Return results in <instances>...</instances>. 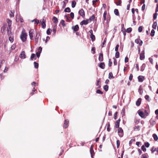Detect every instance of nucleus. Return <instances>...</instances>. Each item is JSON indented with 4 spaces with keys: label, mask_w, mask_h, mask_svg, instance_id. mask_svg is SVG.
Returning <instances> with one entry per match:
<instances>
[{
    "label": "nucleus",
    "mask_w": 158,
    "mask_h": 158,
    "mask_svg": "<svg viewBox=\"0 0 158 158\" xmlns=\"http://www.w3.org/2000/svg\"><path fill=\"white\" fill-rule=\"evenodd\" d=\"M27 35L25 32V30H23L20 35V39L22 41L24 42L26 41L27 39Z\"/></svg>",
    "instance_id": "nucleus-1"
},
{
    "label": "nucleus",
    "mask_w": 158,
    "mask_h": 158,
    "mask_svg": "<svg viewBox=\"0 0 158 158\" xmlns=\"http://www.w3.org/2000/svg\"><path fill=\"white\" fill-rule=\"evenodd\" d=\"M118 128V133L119 136L120 137H122L123 135V131L122 128L120 127Z\"/></svg>",
    "instance_id": "nucleus-2"
},
{
    "label": "nucleus",
    "mask_w": 158,
    "mask_h": 158,
    "mask_svg": "<svg viewBox=\"0 0 158 158\" xmlns=\"http://www.w3.org/2000/svg\"><path fill=\"white\" fill-rule=\"evenodd\" d=\"M78 13L82 18H84L85 17V12L83 9H82L79 10L78 11Z\"/></svg>",
    "instance_id": "nucleus-3"
},
{
    "label": "nucleus",
    "mask_w": 158,
    "mask_h": 158,
    "mask_svg": "<svg viewBox=\"0 0 158 158\" xmlns=\"http://www.w3.org/2000/svg\"><path fill=\"white\" fill-rule=\"evenodd\" d=\"M34 31L33 29H31L29 31V35L31 40H33L34 39L33 35L34 34Z\"/></svg>",
    "instance_id": "nucleus-4"
},
{
    "label": "nucleus",
    "mask_w": 158,
    "mask_h": 158,
    "mask_svg": "<svg viewBox=\"0 0 158 158\" xmlns=\"http://www.w3.org/2000/svg\"><path fill=\"white\" fill-rule=\"evenodd\" d=\"M72 29L73 30V32H75L79 30V27L78 25H76L75 26H73Z\"/></svg>",
    "instance_id": "nucleus-5"
},
{
    "label": "nucleus",
    "mask_w": 158,
    "mask_h": 158,
    "mask_svg": "<svg viewBox=\"0 0 158 158\" xmlns=\"http://www.w3.org/2000/svg\"><path fill=\"white\" fill-rule=\"evenodd\" d=\"M69 121L67 119L65 120L63 126V128L65 129L67 128L69 126Z\"/></svg>",
    "instance_id": "nucleus-6"
},
{
    "label": "nucleus",
    "mask_w": 158,
    "mask_h": 158,
    "mask_svg": "<svg viewBox=\"0 0 158 158\" xmlns=\"http://www.w3.org/2000/svg\"><path fill=\"white\" fill-rule=\"evenodd\" d=\"M41 35L40 34L36 33L35 39V41L36 44L38 43V40L40 39Z\"/></svg>",
    "instance_id": "nucleus-7"
},
{
    "label": "nucleus",
    "mask_w": 158,
    "mask_h": 158,
    "mask_svg": "<svg viewBox=\"0 0 158 158\" xmlns=\"http://www.w3.org/2000/svg\"><path fill=\"white\" fill-rule=\"evenodd\" d=\"M139 58L140 60H143L145 58L144 51H142L139 55Z\"/></svg>",
    "instance_id": "nucleus-8"
},
{
    "label": "nucleus",
    "mask_w": 158,
    "mask_h": 158,
    "mask_svg": "<svg viewBox=\"0 0 158 158\" xmlns=\"http://www.w3.org/2000/svg\"><path fill=\"white\" fill-rule=\"evenodd\" d=\"M42 50V48L41 47H39L38 49V52L36 53V55L37 57L39 58L40 56Z\"/></svg>",
    "instance_id": "nucleus-9"
},
{
    "label": "nucleus",
    "mask_w": 158,
    "mask_h": 158,
    "mask_svg": "<svg viewBox=\"0 0 158 158\" xmlns=\"http://www.w3.org/2000/svg\"><path fill=\"white\" fill-rule=\"evenodd\" d=\"M135 42L137 44H139V45L141 46L143 44V41L139 39H137L135 40Z\"/></svg>",
    "instance_id": "nucleus-10"
},
{
    "label": "nucleus",
    "mask_w": 158,
    "mask_h": 158,
    "mask_svg": "<svg viewBox=\"0 0 158 158\" xmlns=\"http://www.w3.org/2000/svg\"><path fill=\"white\" fill-rule=\"evenodd\" d=\"M89 21V20H88V19H87L86 20H83L80 22V24L81 25H86L88 23Z\"/></svg>",
    "instance_id": "nucleus-11"
},
{
    "label": "nucleus",
    "mask_w": 158,
    "mask_h": 158,
    "mask_svg": "<svg viewBox=\"0 0 158 158\" xmlns=\"http://www.w3.org/2000/svg\"><path fill=\"white\" fill-rule=\"evenodd\" d=\"M99 60L100 61H102L103 60V54L102 53H100L99 54Z\"/></svg>",
    "instance_id": "nucleus-12"
},
{
    "label": "nucleus",
    "mask_w": 158,
    "mask_h": 158,
    "mask_svg": "<svg viewBox=\"0 0 158 158\" xmlns=\"http://www.w3.org/2000/svg\"><path fill=\"white\" fill-rule=\"evenodd\" d=\"M105 64L104 62H101L99 64V67L101 69H104L105 68Z\"/></svg>",
    "instance_id": "nucleus-13"
},
{
    "label": "nucleus",
    "mask_w": 158,
    "mask_h": 158,
    "mask_svg": "<svg viewBox=\"0 0 158 158\" xmlns=\"http://www.w3.org/2000/svg\"><path fill=\"white\" fill-rule=\"evenodd\" d=\"M11 27H8L7 28V34L9 35H10L11 34Z\"/></svg>",
    "instance_id": "nucleus-14"
},
{
    "label": "nucleus",
    "mask_w": 158,
    "mask_h": 158,
    "mask_svg": "<svg viewBox=\"0 0 158 158\" xmlns=\"http://www.w3.org/2000/svg\"><path fill=\"white\" fill-rule=\"evenodd\" d=\"M138 79L139 82H142L144 80V77L141 76H139L138 77Z\"/></svg>",
    "instance_id": "nucleus-15"
},
{
    "label": "nucleus",
    "mask_w": 158,
    "mask_h": 158,
    "mask_svg": "<svg viewBox=\"0 0 158 158\" xmlns=\"http://www.w3.org/2000/svg\"><path fill=\"white\" fill-rule=\"evenodd\" d=\"M141 100L142 99L140 98H139L138 99L136 102V104L137 106H139L140 105L141 102Z\"/></svg>",
    "instance_id": "nucleus-16"
},
{
    "label": "nucleus",
    "mask_w": 158,
    "mask_h": 158,
    "mask_svg": "<svg viewBox=\"0 0 158 158\" xmlns=\"http://www.w3.org/2000/svg\"><path fill=\"white\" fill-rule=\"evenodd\" d=\"M139 115L142 118H145V114L143 112L139 111L138 112Z\"/></svg>",
    "instance_id": "nucleus-17"
},
{
    "label": "nucleus",
    "mask_w": 158,
    "mask_h": 158,
    "mask_svg": "<svg viewBox=\"0 0 158 158\" xmlns=\"http://www.w3.org/2000/svg\"><path fill=\"white\" fill-rule=\"evenodd\" d=\"M20 56V57L22 58H26V55L25 54V52L24 51H22Z\"/></svg>",
    "instance_id": "nucleus-18"
},
{
    "label": "nucleus",
    "mask_w": 158,
    "mask_h": 158,
    "mask_svg": "<svg viewBox=\"0 0 158 158\" xmlns=\"http://www.w3.org/2000/svg\"><path fill=\"white\" fill-rule=\"evenodd\" d=\"M100 80V79H99L97 81L96 85L98 86V88H99L101 87Z\"/></svg>",
    "instance_id": "nucleus-19"
},
{
    "label": "nucleus",
    "mask_w": 158,
    "mask_h": 158,
    "mask_svg": "<svg viewBox=\"0 0 158 158\" xmlns=\"http://www.w3.org/2000/svg\"><path fill=\"white\" fill-rule=\"evenodd\" d=\"M6 22L8 23V27H11L12 24V21L9 19H6Z\"/></svg>",
    "instance_id": "nucleus-20"
},
{
    "label": "nucleus",
    "mask_w": 158,
    "mask_h": 158,
    "mask_svg": "<svg viewBox=\"0 0 158 158\" xmlns=\"http://www.w3.org/2000/svg\"><path fill=\"white\" fill-rule=\"evenodd\" d=\"M107 12L106 10L104 12L103 15V21L105 22V21L106 20V16L107 15Z\"/></svg>",
    "instance_id": "nucleus-21"
},
{
    "label": "nucleus",
    "mask_w": 158,
    "mask_h": 158,
    "mask_svg": "<svg viewBox=\"0 0 158 158\" xmlns=\"http://www.w3.org/2000/svg\"><path fill=\"white\" fill-rule=\"evenodd\" d=\"M114 14L118 16H119V14L118 11V10L117 9H115L114 10Z\"/></svg>",
    "instance_id": "nucleus-22"
},
{
    "label": "nucleus",
    "mask_w": 158,
    "mask_h": 158,
    "mask_svg": "<svg viewBox=\"0 0 158 158\" xmlns=\"http://www.w3.org/2000/svg\"><path fill=\"white\" fill-rule=\"evenodd\" d=\"M108 78L110 79H111V78L113 79L114 78V77L113 76L112 72H110L109 73Z\"/></svg>",
    "instance_id": "nucleus-23"
},
{
    "label": "nucleus",
    "mask_w": 158,
    "mask_h": 158,
    "mask_svg": "<svg viewBox=\"0 0 158 158\" xmlns=\"http://www.w3.org/2000/svg\"><path fill=\"white\" fill-rule=\"evenodd\" d=\"M52 20H53L54 23L55 24H56L58 22L57 18L55 16L53 17Z\"/></svg>",
    "instance_id": "nucleus-24"
},
{
    "label": "nucleus",
    "mask_w": 158,
    "mask_h": 158,
    "mask_svg": "<svg viewBox=\"0 0 158 158\" xmlns=\"http://www.w3.org/2000/svg\"><path fill=\"white\" fill-rule=\"evenodd\" d=\"M34 58H35V60L36 59V57L35 54H34V53H32L31 55L30 59H31V60H33Z\"/></svg>",
    "instance_id": "nucleus-25"
},
{
    "label": "nucleus",
    "mask_w": 158,
    "mask_h": 158,
    "mask_svg": "<svg viewBox=\"0 0 158 158\" xmlns=\"http://www.w3.org/2000/svg\"><path fill=\"white\" fill-rule=\"evenodd\" d=\"M57 28V25H56L55 26H54L52 29V31L53 32V34L55 35L56 32V29Z\"/></svg>",
    "instance_id": "nucleus-26"
},
{
    "label": "nucleus",
    "mask_w": 158,
    "mask_h": 158,
    "mask_svg": "<svg viewBox=\"0 0 158 158\" xmlns=\"http://www.w3.org/2000/svg\"><path fill=\"white\" fill-rule=\"evenodd\" d=\"M150 125L152 126H153L156 124V122L154 120H150Z\"/></svg>",
    "instance_id": "nucleus-27"
},
{
    "label": "nucleus",
    "mask_w": 158,
    "mask_h": 158,
    "mask_svg": "<svg viewBox=\"0 0 158 158\" xmlns=\"http://www.w3.org/2000/svg\"><path fill=\"white\" fill-rule=\"evenodd\" d=\"M152 136L154 139L155 141H157L158 139V137L155 134H153L152 135Z\"/></svg>",
    "instance_id": "nucleus-28"
},
{
    "label": "nucleus",
    "mask_w": 158,
    "mask_h": 158,
    "mask_svg": "<svg viewBox=\"0 0 158 158\" xmlns=\"http://www.w3.org/2000/svg\"><path fill=\"white\" fill-rule=\"evenodd\" d=\"M76 4V2L75 1H72V8L75 7Z\"/></svg>",
    "instance_id": "nucleus-29"
},
{
    "label": "nucleus",
    "mask_w": 158,
    "mask_h": 158,
    "mask_svg": "<svg viewBox=\"0 0 158 158\" xmlns=\"http://www.w3.org/2000/svg\"><path fill=\"white\" fill-rule=\"evenodd\" d=\"M157 25V23L156 22H154V23L153 24V25L152 26V27L153 29H156V27Z\"/></svg>",
    "instance_id": "nucleus-30"
},
{
    "label": "nucleus",
    "mask_w": 158,
    "mask_h": 158,
    "mask_svg": "<svg viewBox=\"0 0 158 158\" xmlns=\"http://www.w3.org/2000/svg\"><path fill=\"white\" fill-rule=\"evenodd\" d=\"M94 18L95 15H93L91 16L90 17L89 19H88V20H89V21L91 22L92 20H94Z\"/></svg>",
    "instance_id": "nucleus-31"
},
{
    "label": "nucleus",
    "mask_w": 158,
    "mask_h": 158,
    "mask_svg": "<svg viewBox=\"0 0 158 158\" xmlns=\"http://www.w3.org/2000/svg\"><path fill=\"white\" fill-rule=\"evenodd\" d=\"M64 11L66 12H70L71 11V9L69 7H67L64 10Z\"/></svg>",
    "instance_id": "nucleus-32"
},
{
    "label": "nucleus",
    "mask_w": 158,
    "mask_h": 158,
    "mask_svg": "<svg viewBox=\"0 0 158 158\" xmlns=\"http://www.w3.org/2000/svg\"><path fill=\"white\" fill-rule=\"evenodd\" d=\"M9 40L11 42H13L14 41L13 36L12 35H10L9 37Z\"/></svg>",
    "instance_id": "nucleus-33"
},
{
    "label": "nucleus",
    "mask_w": 158,
    "mask_h": 158,
    "mask_svg": "<svg viewBox=\"0 0 158 158\" xmlns=\"http://www.w3.org/2000/svg\"><path fill=\"white\" fill-rule=\"evenodd\" d=\"M119 126V123L118 122H116L115 123V125L114 126V127L115 128H118L120 127Z\"/></svg>",
    "instance_id": "nucleus-34"
},
{
    "label": "nucleus",
    "mask_w": 158,
    "mask_h": 158,
    "mask_svg": "<svg viewBox=\"0 0 158 158\" xmlns=\"http://www.w3.org/2000/svg\"><path fill=\"white\" fill-rule=\"evenodd\" d=\"M109 86L107 85H105L103 87V89L106 91H107L108 90Z\"/></svg>",
    "instance_id": "nucleus-35"
},
{
    "label": "nucleus",
    "mask_w": 158,
    "mask_h": 158,
    "mask_svg": "<svg viewBox=\"0 0 158 158\" xmlns=\"http://www.w3.org/2000/svg\"><path fill=\"white\" fill-rule=\"evenodd\" d=\"M90 38L91 39V40L92 41H94L95 39V37L94 35H90Z\"/></svg>",
    "instance_id": "nucleus-36"
},
{
    "label": "nucleus",
    "mask_w": 158,
    "mask_h": 158,
    "mask_svg": "<svg viewBox=\"0 0 158 158\" xmlns=\"http://www.w3.org/2000/svg\"><path fill=\"white\" fill-rule=\"evenodd\" d=\"M106 125L107 126V131L108 132H109L110 130V123L109 122Z\"/></svg>",
    "instance_id": "nucleus-37"
},
{
    "label": "nucleus",
    "mask_w": 158,
    "mask_h": 158,
    "mask_svg": "<svg viewBox=\"0 0 158 158\" xmlns=\"http://www.w3.org/2000/svg\"><path fill=\"white\" fill-rule=\"evenodd\" d=\"M34 67L35 68H38L39 67V64L38 63L36 62H34Z\"/></svg>",
    "instance_id": "nucleus-38"
},
{
    "label": "nucleus",
    "mask_w": 158,
    "mask_h": 158,
    "mask_svg": "<svg viewBox=\"0 0 158 158\" xmlns=\"http://www.w3.org/2000/svg\"><path fill=\"white\" fill-rule=\"evenodd\" d=\"M139 126H135L134 127V130L135 131H139Z\"/></svg>",
    "instance_id": "nucleus-39"
},
{
    "label": "nucleus",
    "mask_w": 158,
    "mask_h": 158,
    "mask_svg": "<svg viewBox=\"0 0 158 158\" xmlns=\"http://www.w3.org/2000/svg\"><path fill=\"white\" fill-rule=\"evenodd\" d=\"M14 11H11L10 12V17H14Z\"/></svg>",
    "instance_id": "nucleus-40"
},
{
    "label": "nucleus",
    "mask_w": 158,
    "mask_h": 158,
    "mask_svg": "<svg viewBox=\"0 0 158 158\" xmlns=\"http://www.w3.org/2000/svg\"><path fill=\"white\" fill-rule=\"evenodd\" d=\"M115 57L117 58L119 57V53L118 51L116 52L115 54Z\"/></svg>",
    "instance_id": "nucleus-41"
},
{
    "label": "nucleus",
    "mask_w": 158,
    "mask_h": 158,
    "mask_svg": "<svg viewBox=\"0 0 158 158\" xmlns=\"http://www.w3.org/2000/svg\"><path fill=\"white\" fill-rule=\"evenodd\" d=\"M155 33V31L153 29L151 31V33L150 34L151 36L153 37Z\"/></svg>",
    "instance_id": "nucleus-42"
},
{
    "label": "nucleus",
    "mask_w": 158,
    "mask_h": 158,
    "mask_svg": "<svg viewBox=\"0 0 158 158\" xmlns=\"http://www.w3.org/2000/svg\"><path fill=\"white\" fill-rule=\"evenodd\" d=\"M116 4L118 6H120L121 4V0H118L117 2H116Z\"/></svg>",
    "instance_id": "nucleus-43"
},
{
    "label": "nucleus",
    "mask_w": 158,
    "mask_h": 158,
    "mask_svg": "<svg viewBox=\"0 0 158 158\" xmlns=\"http://www.w3.org/2000/svg\"><path fill=\"white\" fill-rule=\"evenodd\" d=\"M52 31L51 29L48 28L47 31V34L48 35H50Z\"/></svg>",
    "instance_id": "nucleus-44"
},
{
    "label": "nucleus",
    "mask_w": 158,
    "mask_h": 158,
    "mask_svg": "<svg viewBox=\"0 0 158 158\" xmlns=\"http://www.w3.org/2000/svg\"><path fill=\"white\" fill-rule=\"evenodd\" d=\"M112 63L111 61V59H109L108 66L109 67H111L112 65Z\"/></svg>",
    "instance_id": "nucleus-45"
},
{
    "label": "nucleus",
    "mask_w": 158,
    "mask_h": 158,
    "mask_svg": "<svg viewBox=\"0 0 158 158\" xmlns=\"http://www.w3.org/2000/svg\"><path fill=\"white\" fill-rule=\"evenodd\" d=\"M6 23L5 24L4 23L3 26L1 27V30H3V31H4L6 29Z\"/></svg>",
    "instance_id": "nucleus-46"
},
{
    "label": "nucleus",
    "mask_w": 158,
    "mask_h": 158,
    "mask_svg": "<svg viewBox=\"0 0 158 158\" xmlns=\"http://www.w3.org/2000/svg\"><path fill=\"white\" fill-rule=\"evenodd\" d=\"M141 149L144 152H146V149L145 148L144 145H143L142 146Z\"/></svg>",
    "instance_id": "nucleus-47"
},
{
    "label": "nucleus",
    "mask_w": 158,
    "mask_h": 158,
    "mask_svg": "<svg viewBox=\"0 0 158 158\" xmlns=\"http://www.w3.org/2000/svg\"><path fill=\"white\" fill-rule=\"evenodd\" d=\"M157 14L156 12L153 15V20H155L157 18Z\"/></svg>",
    "instance_id": "nucleus-48"
},
{
    "label": "nucleus",
    "mask_w": 158,
    "mask_h": 158,
    "mask_svg": "<svg viewBox=\"0 0 158 158\" xmlns=\"http://www.w3.org/2000/svg\"><path fill=\"white\" fill-rule=\"evenodd\" d=\"M116 144L117 145V148H118L119 147L120 144V142L119 140H117L116 141Z\"/></svg>",
    "instance_id": "nucleus-49"
},
{
    "label": "nucleus",
    "mask_w": 158,
    "mask_h": 158,
    "mask_svg": "<svg viewBox=\"0 0 158 158\" xmlns=\"http://www.w3.org/2000/svg\"><path fill=\"white\" fill-rule=\"evenodd\" d=\"M34 21H35V24H37L39 23V20L38 19H34V20H32L31 21H32V22H33Z\"/></svg>",
    "instance_id": "nucleus-50"
},
{
    "label": "nucleus",
    "mask_w": 158,
    "mask_h": 158,
    "mask_svg": "<svg viewBox=\"0 0 158 158\" xmlns=\"http://www.w3.org/2000/svg\"><path fill=\"white\" fill-rule=\"evenodd\" d=\"M96 93L98 94H103V92L101 91L100 89H98L96 91Z\"/></svg>",
    "instance_id": "nucleus-51"
},
{
    "label": "nucleus",
    "mask_w": 158,
    "mask_h": 158,
    "mask_svg": "<svg viewBox=\"0 0 158 158\" xmlns=\"http://www.w3.org/2000/svg\"><path fill=\"white\" fill-rule=\"evenodd\" d=\"M60 23L63 27H64L65 26V21L64 20H62L60 22Z\"/></svg>",
    "instance_id": "nucleus-52"
},
{
    "label": "nucleus",
    "mask_w": 158,
    "mask_h": 158,
    "mask_svg": "<svg viewBox=\"0 0 158 158\" xmlns=\"http://www.w3.org/2000/svg\"><path fill=\"white\" fill-rule=\"evenodd\" d=\"M132 31V28L131 27H129L127 29L126 31L128 33H130Z\"/></svg>",
    "instance_id": "nucleus-53"
},
{
    "label": "nucleus",
    "mask_w": 158,
    "mask_h": 158,
    "mask_svg": "<svg viewBox=\"0 0 158 158\" xmlns=\"http://www.w3.org/2000/svg\"><path fill=\"white\" fill-rule=\"evenodd\" d=\"M143 30V27L142 26H140L139 27L138 29V31L140 32H141Z\"/></svg>",
    "instance_id": "nucleus-54"
},
{
    "label": "nucleus",
    "mask_w": 158,
    "mask_h": 158,
    "mask_svg": "<svg viewBox=\"0 0 158 158\" xmlns=\"http://www.w3.org/2000/svg\"><path fill=\"white\" fill-rule=\"evenodd\" d=\"M90 152L91 155V156L92 157H93V156L94 154V150H93V151H92V150H90Z\"/></svg>",
    "instance_id": "nucleus-55"
},
{
    "label": "nucleus",
    "mask_w": 158,
    "mask_h": 158,
    "mask_svg": "<svg viewBox=\"0 0 158 158\" xmlns=\"http://www.w3.org/2000/svg\"><path fill=\"white\" fill-rule=\"evenodd\" d=\"M91 51L93 52V53L94 54L95 53V48L94 47H93L91 49Z\"/></svg>",
    "instance_id": "nucleus-56"
},
{
    "label": "nucleus",
    "mask_w": 158,
    "mask_h": 158,
    "mask_svg": "<svg viewBox=\"0 0 158 158\" xmlns=\"http://www.w3.org/2000/svg\"><path fill=\"white\" fill-rule=\"evenodd\" d=\"M113 59L114 60V65H116L117 64V60L115 58H113Z\"/></svg>",
    "instance_id": "nucleus-57"
},
{
    "label": "nucleus",
    "mask_w": 158,
    "mask_h": 158,
    "mask_svg": "<svg viewBox=\"0 0 158 158\" xmlns=\"http://www.w3.org/2000/svg\"><path fill=\"white\" fill-rule=\"evenodd\" d=\"M119 47V45L118 44H117L116 46L115 47V51L116 52H118V47Z\"/></svg>",
    "instance_id": "nucleus-58"
},
{
    "label": "nucleus",
    "mask_w": 158,
    "mask_h": 158,
    "mask_svg": "<svg viewBox=\"0 0 158 158\" xmlns=\"http://www.w3.org/2000/svg\"><path fill=\"white\" fill-rule=\"evenodd\" d=\"M144 144L145 146L147 148L149 147L150 146V144L148 142H145L144 143Z\"/></svg>",
    "instance_id": "nucleus-59"
},
{
    "label": "nucleus",
    "mask_w": 158,
    "mask_h": 158,
    "mask_svg": "<svg viewBox=\"0 0 158 158\" xmlns=\"http://www.w3.org/2000/svg\"><path fill=\"white\" fill-rule=\"evenodd\" d=\"M41 26L43 28H44L46 27L45 23L43 22L41 23Z\"/></svg>",
    "instance_id": "nucleus-60"
},
{
    "label": "nucleus",
    "mask_w": 158,
    "mask_h": 158,
    "mask_svg": "<svg viewBox=\"0 0 158 158\" xmlns=\"http://www.w3.org/2000/svg\"><path fill=\"white\" fill-rule=\"evenodd\" d=\"M135 67L136 68L137 70L138 71L139 70V65L138 64H136L135 65Z\"/></svg>",
    "instance_id": "nucleus-61"
},
{
    "label": "nucleus",
    "mask_w": 158,
    "mask_h": 158,
    "mask_svg": "<svg viewBox=\"0 0 158 158\" xmlns=\"http://www.w3.org/2000/svg\"><path fill=\"white\" fill-rule=\"evenodd\" d=\"M70 17L72 19H73L74 18V13H73V12H71L70 14Z\"/></svg>",
    "instance_id": "nucleus-62"
},
{
    "label": "nucleus",
    "mask_w": 158,
    "mask_h": 158,
    "mask_svg": "<svg viewBox=\"0 0 158 158\" xmlns=\"http://www.w3.org/2000/svg\"><path fill=\"white\" fill-rule=\"evenodd\" d=\"M132 78H133V75L132 74H130V76L129 77V80L131 81L132 80Z\"/></svg>",
    "instance_id": "nucleus-63"
},
{
    "label": "nucleus",
    "mask_w": 158,
    "mask_h": 158,
    "mask_svg": "<svg viewBox=\"0 0 158 158\" xmlns=\"http://www.w3.org/2000/svg\"><path fill=\"white\" fill-rule=\"evenodd\" d=\"M117 113H118L117 112H116L114 114V118L115 119H116Z\"/></svg>",
    "instance_id": "nucleus-64"
}]
</instances>
